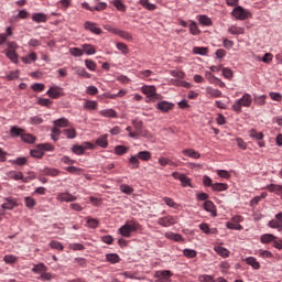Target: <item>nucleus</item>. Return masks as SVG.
<instances>
[{
    "instance_id": "6e6552de",
    "label": "nucleus",
    "mask_w": 282,
    "mask_h": 282,
    "mask_svg": "<svg viewBox=\"0 0 282 282\" xmlns=\"http://www.w3.org/2000/svg\"><path fill=\"white\" fill-rule=\"evenodd\" d=\"M87 149H94V144L86 142L85 145H74L72 148L73 153L76 155H84Z\"/></svg>"
},
{
    "instance_id": "b1692460",
    "label": "nucleus",
    "mask_w": 282,
    "mask_h": 282,
    "mask_svg": "<svg viewBox=\"0 0 282 282\" xmlns=\"http://www.w3.org/2000/svg\"><path fill=\"white\" fill-rule=\"evenodd\" d=\"M274 239H276V236L272 234H264L261 236L260 241L261 243H274Z\"/></svg>"
},
{
    "instance_id": "ea45409f",
    "label": "nucleus",
    "mask_w": 282,
    "mask_h": 282,
    "mask_svg": "<svg viewBox=\"0 0 282 282\" xmlns=\"http://www.w3.org/2000/svg\"><path fill=\"white\" fill-rule=\"evenodd\" d=\"M47 96H50V98H53V99H57V98H61V91H58V89L54 88V87H51L48 90H47Z\"/></svg>"
},
{
    "instance_id": "2eb2a0df",
    "label": "nucleus",
    "mask_w": 282,
    "mask_h": 282,
    "mask_svg": "<svg viewBox=\"0 0 282 282\" xmlns=\"http://www.w3.org/2000/svg\"><path fill=\"white\" fill-rule=\"evenodd\" d=\"M104 118H118V112L113 108H108L99 111Z\"/></svg>"
},
{
    "instance_id": "2f4dec72",
    "label": "nucleus",
    "mask_w": 282,
    "mask_h": 282,
    "mask_svg": "<svg viewBox=\"0 0 282 282\" xmlns=\"http://www.w3.org/2000/svg\"><path fill=\"white\" fill-rule=\"evenodd\" d=\"M267 189L270 193H275L276 195H282V185L270 184L267 186Z\"/></svg>"
},
{
    "instance_id": "f3484780",
    "label": "nucleus",
    "mask_w": 282,
    "mask_h": 282,
    "mask_svg": "<svg viewBox=\"0 0 282 282\" xmlns=\"http://www.w3.org/2000/svg\"><path fill=\"white\" fill-rule=\"evenodd\" d=\"M214 250L219 254V257H223L224 259H228V257H230V251L221 246H216Z\"/></svg>"
},
{
    "instance_id": "f8f14e48",
    "label": "nucleus",
    "mask_w": 282,
    "mask_h": 282,
    "mask_svg": "<svg viewBox=\"0 0 282 282\" xmlns=\"http://www.w3.org/2000/svg\"><path fill=\"white\" fill-rule=\"evenodd\" d=\"M142 94L148 96V98H155L158 94L155 93V86H143L141 88Z\"/></svg>"
},
{
    "instance_id": "09e8293b",
    "label": "nucleus",
    "mask_w": 282,
    "mask_h": 282,
    "mask_svg": "<svg viewBox=\"0 0 282 282\" xmlns=\"http://www.w3.org/2000/svg\"><path fill=\"white\" fill-rule=\"evenodd\" d=\"M183 254L187 259H195V257H197V251H195L193 249H185V250H183Z\"/></svg>"
},
{
    "instance_id": "20e7f679",
    "label": "nucleus",
    "mask_w": 282,
    "mask_h": 282,
    "mask_svg": "<svg viewBox=\"0 0 282 282\" xmlns=\"http://www.w3.org/2000/svg\"><path fill=\"white\" fill-rule=\"evenodd\" d=\"M158 224L163 228H170V226H175V224H177V220L175 219L174 216L167 215V216L160 217L158 219Z\"/></svg>"
},
{
    "instance_id": "c756f323",
    "label": "nucleus",
    "mask_w": 282,
    "mask_h": 282,
    "mask_svg": "<svg viewBox=\"0 0 282 282\" xmlns=\"http://www.w3.org/2000/svg\"><path fill=\"white\" fill-rule=\"evenodd\" d=\"M54 126L58 129L59 128H65V127H69V120L65 117L59 118L57 120L54 121Z\"/></svg>"
},
{
    "instance_id": "6ab92c4d",
    "label": "nucleus",
    "mask_w": 282,
    "mask_h": 282,
    "mask_svg": "<svg viewBox=\"0 0 282 282\" xmlns=\"http://www.w3.org/2000/svg\"><path fill=\"white\" fill-rule=\"evenodd\" d=\"M206 93L208 94V96H210V98H221V96H223L221 90L215 89V88H213L210 86H208L206 88Z\"/></svg>"
},
{
    "instance_id": "e2e57ef3",
    "label": "nucleus",
    "mask_w": 282,
    "mask_h": 282,
    "mask_svg": "<svg viewBox=\"0 0 282 282\" xmlns=\"http://www.w3.org/2000/svg\"><path fill=\"white\" fill-rule=\"evenodd\" d=\"M269 96H270L271 100H274L275 102H281V100H282V95H281V93L271 91V93L269 94Z\"/></svg>"
},
{
    "instance_id": "473e14b6",
    "label": "nucleus",
    "mask_w": 282,
    "mask_h": 282,
    "mask_svg": "<svg viewBox=\"0 0 282 282\" xmlns=\"http://www.w3.org/2000/svg\"><path fill=\"white\" fill-rule=\"evenodd\" d=\"M165 238L171 239L172 241H184V237H182V235L175 234V232H166Z\"/></svg>"
},
{
    "instance_id": "3c124183",
    "label": "nucleus",
    "mask_w": 282,
    "mask_h": 282,
    "mask_svg": "<svg viewBox=\"0 0 282 282\" xmlns=\"http://www.w3.org/2000/svg\"><path fill=\"white\" fill-rule=\"evenodd\" d=\"M69 53L72 54V56H75V57H80L83 56V54H85V51L78 48V47H72L69 48Z\"/></svg>"
},
{
    "instance_id": "4c0bfd02",
    "label": "nucleus",
    "mask_w": 282,
    "mask_h": 282,
    "mask_svg": "<svg viewBox=\"0 0 282 282\" xmlns=\"http://www.w3.org/2000/svg\"><path fill=\"white\" fill-rule=\"evenodd\" d=\"M21 140L22 142H26L28 144H34V142H36V137L24 132Z\"/></svg>"
},
{
    "instance_id": "7c9ffc66",
    "label": "nucleus",
    "mask_w": 282,
    "mask_h": 282,
    "mask_svg": "<svg viewBox=\"0 0 282 282\" xmlns=\"http://www.w3.org/2000/svg\"><path fill=\"white\" fill-rule=\"evenodd\" d=\"M62 133L68 139V140H74L76 138V129L69 128V129H64Z\"/></svg>"
},
{
    "instance_id": "0eeeda50",
    "label": "nucleus",
    "mask_w": 282,
    "mask_h": 282,
    "mask_svg": "<svg viewBox=\"0 0 282 282\" xmlns=\"http://www.w3.org/2000/svg\"><path fill=\"white\" fill-rule=\"evenodd\" d=\"M155 279H158L156 282H166L170 278L173 276V273L170 270H161L156 271L154 273Z\"/></svg>"
},
{
    "instance_id": "f03ea898",
    "label": "nucleus",
    "mask_w": 282,
    "mask_h": 282,
    "mask_svg": "<svg viewBox=\"0 0 282 282\" xmlns=\"http://www.w3.org/2000/svg\"><path fill=\"white\" fill-rule=\"evenodd\" d=\"M252 105V96L250 94H245L240 99H237L232 105L234 111L241 113V107H250Z\"/></svg>"
},
{
    "instance_id": "bb28decb",
    "label": "nucleus",
    "mask_w": 282,
    "mask_h": 282,
    "mask_svg": "<svg viewBox=\"0 0 282 282\" xmlns=\"http://www.w3.org/2000/svg\"><path fill=\"white\" fill-rule=\"evenodd\" d=\"M32 272L35 274H43L44 272H47V267L44 263L34 264Z\"/></svg>"
},
{
    "instance_id": "72a5a7b5",
    "label": "nucleus",
    "mask_w": 282,
    "mask_h": 282,
    "mask_svg": "<svg viewBox=\"0 0 282 282\" xmlns=\"http://www.w3.org/2000/svg\"><path fill=\"white\" fill-rule=\"evenodd\" d=\"M77 76H82V78H91V74H89L85 68L78 66L74 68Z\"/></svg>"
},
{
    "instance_id": "ddd939ff",
    "label": "nucleus",
    "mask_w": 282,
    "mask_h": 282,
    "mask_svg": "<svg viewBox=\"0 0 282 282\" xmlns=\"http://www.w3.org/2000/svg\"><path fill=\"white\" fill-rule=\"evenodd\" d=\"M182 153L185 155V158H192L193 160H199L202 158V154L194 149H185L182 151Z\"/></svg>"
},
{
    "instance_id": "49530a36",
    "label": "nucleus",
    "mask_w": 282,
    "mask_h": 282,
    "mask_svg": "<svg viewBox=\"0 0 282 282\" xmlns=\"http://www.w3.org/2000/svg\"><path fill=\"white\" fill-rule=\"evenodd\" d=\"M112 4L117 10H119V12H127V6H124L121 0H115Z\"/></svg>"
},
{
    "instance_id": "39448f33",
    "label": "nucleus",
    "mask_w": 282,
    "mask_h": 282,
    "mask_svg": "<svg viewBox=\"0 0 282 282\" xmlns=\"http://www.w3.org/2000/svg\"><path fill=\"white\" fill-rule=\"evenodd\" d=\"M172 177H174V180L181 181V184L184 188H186V186H189V188H193V184L191 183V177L186 176V174H182L180 172H173Z\"/></svg>"
},
{
    "instance_id": "13d9d810",
    "label": "nucleus",
    "mask_w": 282,
    "mask_h": 282,
    "mask_svg": "<svg viewBox=\"0 0 282 282\" xmlns=\"http://www.w3.org/2000/svg\"><path fill=\"white\" fill-rule=\"evenodd\" d=\"M117 50H119V52H122V54H129V46H127V44L122 42L117 43Z\"/></svg>"
},
{
    "instance_id": "a18cd8bd",
    "label": "nucleus",
    "mask_w": 282,
    "mask_h": 282,
    "mask_svg": "<svg viewBox=\"0 0 282 282\" xmlns=\"http://www.w3.org/2000/svg\"><path fill=\"white\" fill-rule=\"evenodd\" d=\"M226 226L229 230H243V226L234 221L226 223Z\"/></svg>"
},
{
    "instance_id": "603ef678",
    "label": "nucleus",
    "mask_w": 282,
    "mask_h": 282,
    "mask_svg": "<svg viewBox=\"0 0 282 282\" xmlns=\"http://www.w3.org/2000/svg\"><path fill=\"white\" fill-rule=\"evenodd\" d=\"M221 72H223L224 78H227V80H232V76H234L232 69L225 67L221 69Z\"/></svg>"
},
{
    "instance_id": "4d7b16f0",
    "label": "nucleus",
    "mask_w": 282,
    "mask_h": 282,
    "mask_svg": "<svg viewBox=\"0 0 282 282\" xmlns=\"http://www.w3.org/2000/svg\"><path fill=\"white\" fill-rule=\"evenodd\" d=\"M200 25H213V20L206 15H200L198 19Z\"/></svg>"
},
{
    "instance_id": "393cba45",
    "label": "nucleus",
    "mask_w": 282,
    "mask_h": 282,
    "mask_svg": "<svg viewBox=\"0 0 282 282\" xmlns=\"http://www.w3.org/2000/svg\"><path fill=\"white\" fill-rule=\"evenodd\" d=\"M32 19L35 23H47V15L44 13H34Z\"/></svg>"
},
{
    "instance_id": "f704fd0d",
    "label": "nucleus",
    "mask_w": 282,
    "mask_h": 282,
    "mask_svg": "<svg viewBox=\"0 0 282 282\" xmlns=\"http://www.w3.org/2000/svg\"><path fill=\"white\" fill-rule=\"evenodd\" d=\"M82 47L84 54H87L88 56L96 54V47H94L91 44H84Z\"/></svg>"
},
{
    "instance_id": "e433bc0d",
    "label": "nucleus",
    "mask_w": 282,
    "mask_h": 282,
    "mask_svg": "<svg viewBox=\"0 0 282 282\" xmlns=\"http://www.w3.org/2000/svg\"><path fill=\"white\" fill-rule=\"evenodd\" d=\"M106 261L109 263H120V256L117 253H108L106 254Z\"/></svg>"
},
{
    "instance_id": "338daca9",
    "label": "nucleus",
    "mask_w": 282,
    "mask_h": 282,
    "mask_svg": "<svg viewBox=\"0 0 282 282\" xmlns=\"http://www.w3.org/2000/svg\"><path fill=\"white\" fill-rule=\"evenodd\" d=\"M250 138H254L256 140H263V132H258L257 130L252 129L250 131Z\"/></svg>"
},
{
    "instance_id": "680f3d73",
    "label": "nucleus",
    "mask_w": 282,
    "mask_h": 282,
    "mask_svg": "<svg viewBox=\"0 0 282 282\" xmlns=\"http://www.w3.org/2000/svg\"><path fill=\"white\" fill-rule=\"evenodd\" d=\"M85 65L87 67V69H89L90 72H96V62L91 61V59H86L85 61Z\"/></svg>"
},
{
    "instance_id": "de8ad7c7",
    "label": "nucleus",
    "mask_w": 282,
    "mask_h": 282,
    "mask_svg": "<svg viewBox=\"0 0 282 282\" xmlns=\"http://www.w3.org/2000/svg\"><path fill=\"white\" fill-rule=\"evenodd\" d=\"M159 164L161 166H175V162L171 161V159L161 158L159 159Z\"/></svg>"
},
{
    "instance_id": "0e129e2a",
    "label": "nucleus",
    "mask_w": 282,
    "mask_h": 282,
    "mask_svg": "<svg viewBox=\"0 0 282 282\" xmlns=\"http://www.w3.org/2000/svg\"><path fill=\"white\" fill-rule=\"evenodd\" d=\"M129 162H130L132 169H139V166H140V160H138V156L132 155V156L130 158Z\"/></svg>"
},
{
    "instance_id": "cd10ccee",
    "label": "nucleus",
    "mask_w": 282,
    "mask_h": 282,
    "mask_svg": "<svg viewBox=\"0 0 282 282\" xmlns=\"http://www.w3.org/2000/svg\"><path fill=\"white\" fill-rule=\"evenodd\" d=\"M9 177H11V180H15L17 182L22 180V182L28 183V177H23L22 172H10Z\"/></svg>"
},
{
    "instance_id": "37998d69",
    "label": "nucleus",
    "mask_w": 282,
    "mask_h": 282,
    "mask_svg": "<svg viewBox=\"0 0 282 282\" xmlns=\"http://www.w3.org/2000/svg\"><path fill=\"white\" fill-rule=\"evenodd\" d=\"M24 204L26 208H34V206H36V199H34L32 196H26L24 198Z\"/></svg>"
},
{
    "instance_id": "a19ab883",
    "label": "nucleus",
    "mask_w": 282,
    "mask_h": 282,
    "mask_svg": "<svg viewBox=\"0 0 282 282\" xmlns=\"http://www.w3.org/2000/svg\"><path fill=\"white\" fill-rule=\"evenodd\" d=\"M137 158H139V160H142L143 162H149V160L151 159V152L141 151L137 154Z\"/></svg>"
},
{
    "instance_id": "774afa93",
    "label": "nucleus",
    "mask_w": 282,
    "mask_h": 282,
    "mask_svg": "<svg viewBox=\"0 0 282 282\" xmlns=\"http://www.w3.org/2000/svg\"><path fill=\"white\" fill-rule=\"evenodd\" d=\"M98 219L96 218H87V226L89 228H98Z\"/></svg>"
},
{
    "instance_id": "9b49d317",
    "label": "nucleus",
    "mask_w": 282,
    "mask_h": 282,
    "mask_svg": "<svg viewBox=\"0 0 282 282\" xmlns=\"http://www.w3.org/2000/svg\"><path fill=\"white\" fill-rule=\"evenodd\" d=\"M56 199L58 202H76L77 197L72 195L70 193H58Z\"/></svg>"
},
{
    "instance_id": "5701e85b",
    "label": "nucleus",
    "mask_w": 282,
    "mask_h": 282,
    "mask_svg": "<svg viewBox=\"0 0 282 282\" xmlns=\"http://www.w3.org/2000/svg\"><path fill=\"white\" fill-rule=\"evenodd\" d=\"M203 208L207 213H213L214 217L217 216V214L215 213V203H213V200H206L203 205Z\"/></svg>"
},
{
    "instance_id": "c85d7f7f",
    "label": "nucleus",
    "mask_w": 282,
    "mask_h": 282,
    "mask_svg": "<svg viewBox=\"0 0 282 282\" xmlns=\"http://www.w3.org/2000/svg\"><path fill=\"white\" fill-rule=\"evenodd\" d=\"M212 189L217 192V193H221L224 191H228V184H226V183H214V185H212Z\"/></svg>"
},
{
    "instance_id": "052dcab7",
    "label": "nucleus",
    "mask_w": 282,
    "mask_h": 282,
    "mask_svg": "<svg viewBox=\"0 0 282 282\" xmlns=\"http://www.w3.org/2000/svg\"><path fill=\"white\" fill-rule=\"evenodd\" d=\"M85 107H86V109H90L91 111H96V109H98V102H96L94 100H88V101H86Z\"/></svg>"
},
{
    "instance_id": "864d4df0",
    "label": "nucleus",
    "mask_w": 282,
    "mask_h": 282,
    "mask_svg": "<svg viewBox=\"0 0 282 282\" xmlns=\"http://www.w3.org/2000/svg\"><path fill=\"white\" fill-rule=\"evenodd\" d=\"M128 151H129V148H127L124 145H117L115 148L116 155H124V153H127Z\"/></svg>"
},
{
    "instance_id": "4be33fe9",
    "label": "nucleus",
    "mask_w": 282,
    "mask_h": 282,
    "mask_svg": "<svg viewBox=\"0 0 282 282\" xmlns=\"http://www.w3.org/2000/svg\"><path fill=\"white\" fill-rule=\"evenodd\" d=\"M228 32H229V34H234L235 36H237L239 34H245L246 30L241 26L231 25L228 28Z\"/></svg>"
},
{
    "instance_id": "c9c22d12",
    "label": "nucleus",
    "mask_w": 282,
    "mask_h": 282,
    "mask_svg": "<svg viewBox=\"0 0 282 282\" xmlns=\"http://www.w3.org/2000/svg\"><path fill=\"white\" fill-rule=\"evenodd\" d=\"M193 54H198L199 56H207L208 55V47L195 46L193 48Z\"/></svg>"
},
{
    "instance_id": "9d476101",
    "label": "nucleus",
    "mask_w": 282,
    "mask_h": 282,
    "mask_svg": "<svg viewBox=\"0 0 282 282\" xmlns=\"http://www.w3.org/2000/svg\"><path fill=\"white\" fill-rule=\"evenodd\" d=\"M85 30H88L89 32H93V34H102V30L98 28V25L94 22H85L84 24Z\"/></svg>"
},
{
    "instance_id": "dca6fc26",
    "label": "nucleus",
    "mask_w": 282,
    "mask_h": 282,
    "mask_svg": "<svg viewBox=\"0 0 282 282\" xmlns=\"http://www.w3.org/2000/svg\"><path fill=\"white\" fill-rule=\"evenodd\" d=\"M24 133H25V130L17 126H13L10 130L11 138H23Z\"/></svg>"
},
{
    "instance_id": "bf43d9fd",
    "label": "nucleus",
    "mask_w": 282,
    "mask_h": 282,
    "mask_svg": "<svg viewBox=\"0 0 282 282\" xmlns=\"http://www.w3.org/2000/svg\"><path fill=\"white\" fill-rule=\"evenodd\" d=\"M189 32H191V34H193V36H197V34H199V28H197V23H195V22H192L191 24H189Z\"/></svg>"
},
{
    "instance_id": "8fccbe9b",
    "label": "nucleus",
    "mask_w": 282,
    "mask_h": 282,
    "mask_svg": "<svg viewBox=\"0 0 282 282\" xmlns=\"http://www.w3.org/2000/svg\"><path fill=\"white\" fill-rule=\"evenodd\" d=\"M50 248H52L53 250H59V251H63L65 249V247H63V243L56 240H53L50 242Z\"/></svg>"
},
{
    "instance_id": "5fc2aeb1",
    "label": "nucleus",
    "mask_w": 282,
    "mask_h": 282,
    "mask_svg": "<svg viewBox=\"0 0 282 282\" xmlns=\"http://www.w3.org/2000/svg\"><path fill=\"white\" fill-rule=\"evenodd\" d=\"M163 202L166 204V206H169L170 208H178L177 203H175V200L171 197H164Z\"/></svg>"
},
{
    "instance_id": "c03bdc74",
    "label": "nucleus",
    "mask_w": 282,
    "mask_h": 282,
    "mask_svg": "<svg viewBox=\"0 0 282 282\" xmlns=\"http://www.w3.org/2000/svg\"><path fill=\"white\" fill-rule=\"evenodd\" d=\"M6 56L13 63H19V55L17 54V51H6Z\"/></svg>"
},
{
    "instance_id": "6e6d98bb",
    "label": "nucleus",
    "mask_w": 282,
    "mask_h": 282,
    "mask_svg": "<svg viewBox=\"0 0 282 282\" xmlns=\"http://www.w3.org/2000/svg\"><path fill=\"white\" fill-rule=\"evenodd\" d=\"M61 133H62L61 129L54 127L52 129V134H51L52 140H54V142H58V138H61Z\"/></svg>"
},
{
    "instance_id": "423d86ee",
    "label": "nucleus",
    "mask_w": 282,
    "mask_h": 282,
    "mask_svg": "<svg viewBox=\"0 0 282 282\" xmlns=\"http://www.w3.org/2000/svg\"><path fill=\"white\" fill-rule=\"evenodd\" d=\"M269 228H274L279 232H282V212L274 216V219L270 220L268 224Z\"/></svg>"
},
{
    "instance_id": "69168bd1",
    "label": "nucleus",
    "mask_w": 282,
    "mask_h": 282,
    "mask_svg": "<svg viewBox=\"0 0 282 282\" xmlns=\"http://www.w3.org/2000/svg\"><path fill=\"white\" fill-rule=\"evenodd\" d=\"M120 191H121V193H124L126 195H131V193H133V187H131L127 184H123L120 186Z\"/></svg>"
},
{
    "instance_id": "7ed1b4c3",
    "label": "nucleus",
    "mask_w": 282,
    "mask_h": 282,
    "mask_svg": "<svg viewBox=\"0 0 282 282\" xmlns=\"http://www.w3.org/2000/svg\"><path fill=\"white\" fill-rule=\"evenodd\" d=\"M231 14L237 21H246V19H250L251 17L250 11H248V9H245L243 7L239 6L232 10Z\"/></svg>"
},
{
    "instance_id": "58836bf2",
    "label": "nucleus",
    "mask_w": 282,
    "mask_h": 282,
    "mask_svg": "<svg viewBox=\"0 0 282 282\" xmlns=\"http://www.w3.org/2000/svg\"><path fill=\"white\" fill-rule=\"evenodd\" d=\"M117 36L124 39V41H133V36L131 35V33L120 30V29H119V31H117Z\"/></svg>"
},
{
    "instance_id": "79ce46f5",
    "label": "nucleus",
    "mask_w": 282,
    "mask_h": 282,
    "mask_svg": "<svg viewBox=\"0 0 282 282\" xmlns=\"http://www.w3.org/2000/svg\"><path fill=\"white\" fill-rule=\"evenodd\" d=\"M36 58H39L36 53H31L28 56L23 57L22 61H23V63H26L28 65H30V64L34 63V61H36Z\"/></svg>"
},
{
    "instance_id": "a211bd4d",
    "label": "nucleus",
    "mask_w": 282,
    "mask_h": 282,
    "mask_svg": "<svg viewBox=\"0 0 282 282\" xmlns=\"http://www.w3.org/2000/svg\"><path fill=\"white\" fill-rule=\"evenodd\" d=\"M107 138H109V135L107 134H102L101 137H99L96 140V145L101 147V149H107V147H109V141H107Z\"/></svg>"
},
{
    "instance_id": "aec40b11",
    "label": "nucleus",
    "mask_w": 282,
    "mask_h": 282,
    "mask_svg": "<svg viewBox=\"0 0 282 282\" xmlns=\"http://www.w3.org/2000/svg\"><path fill=\"white\" fill-rule=\"evenodd\" d=\"M43 175H48L50 177H56L59 175L61 171L54 167H45L42 170Z\"/></svg>"
},
{
    "instance_id": "a878e982",
    "label": "nucleus",
    "mask_w": 282,
    "mask_h": 282,
    "mask_svg": "<svg viewBox=\"0 0 282 282\" xmlns=\"http://www.w3.org/2000/svg\"><path fill=\"white\" fill-rule=\"evenodd\" d=\"M139 3L140 6H142V8H144L145 10H149L150 12H153V10H158V7L149 2V0H140Z\"/></svg>"
},
{
    "instance_id": "f257e3e1",
    "label": "nucleus",
    "mask_w": 282,
    "mask_h": 282,
    "mask_svg": "<svg viewBox=\"0 0 282 282\" xmlns=\"http://www.w3.org/2000/svg\"><path fill=\"white\" fill-rule=\"evenodd\" d=\"M140 228V223L135 220H127L126 224L119 228V234L121 237H126L127 239H129V237H131V234L138 232Z\"/></svg>"
},
{
    "instance_id": "1a4fd4ad",
    "label": "nucleus",
    "mask_w": 282,
    "mask_h": 282,
    "mask_svg": "<svg viewBox=\"0 0 282 282\" xmlns=\"http://www.w3.org/2000/svg\"><path fill=\"white\" fill-rule=\"evenodd\" d=\"M4 200L6 203L1 205V208H3V210H14V208L19 206V204L17 203V199L12 197H7L4 198Z\"/></svg>"
},
{
    "instance_id": "4468645a",
    "label": "nucleus",
    "mask_w": 282,
    "mask_h": 282,
    "mask_svg": "<svg viewBox=\"0 0 282 282\" xmlns=\"http://www.w3.org/2000/svg\"><path fill=\"white\" fill-rule=\"evenodd\" d=\"M174 105L169 101H161L156 105V109H159V111H163L164 113L171 111Z\"/></svg>"
},
{
    "instance_id": "412c9836",
    "label": "nucleus",
    "mask_w": 282,
    "mask_h": 282,
    "mask_svg": "<svg viewBox=\"0 0 282 282\" xmlns=\"http://www.w3.org/2000/svg\"><path fill=\"white\" fill-rule=\"evenodd\" d=\"M245 261H246V264L251 265V268H253V270H259V268H261V264L259 263V261H257V258H254V257L246 258Z\"/></svg>"
}]
</instances>
